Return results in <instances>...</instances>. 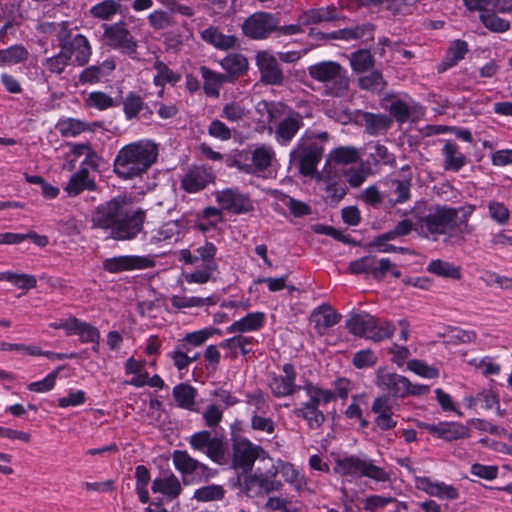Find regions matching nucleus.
Segmentation results:
<instances>
[{"mask_svg":"<svg viewBox=\"0 0 512 512\" xmlns=\"http://www.w3.org/2000/svg\"><path fill=\"white\" fill-rule=\"evenodd\" d=\"M146 212L141 208L125 210V199L112 198L98 205L91 214L93 229L103 230L108 238L127 241L136 238L143 230Z\"/></svg>","mask_w":512,"mask_h":512,"instance_id":"obj_1","label":"nucleus"},{"mask_svg":"<svg viewBox=\"0 0 512 512\" xmlns=\"http://www.w3.org/2000/svg\"><path fill=\"white\" fill-rule=\"evenodd\" d=\"M157 145L149 140H141L123 146L117 153L114 173L121 179L141 177L156 162Z\"/></svg>","mask_w":512,"mask_h":512,"instance_id":"obj_2","label":"nucleus"},{"mask_svg":"<svg viewBox=\"0 0 512 512\" xmlns=\"http://www.w3.org/2000/svg\"><path fill=\"white\" fill-rule=\"evenodd\" d=\"M329 140L328 132H306L290 152V164L295 165L301 175L312 177L322 160L324 146Z\"/></svg>","mask_w":512,"mask_h":512,"instance_id":"obj_3","label":"nucleus"},{"mask_svg":"<svg viewBox=\"0 0 512 512\" xmlns=\"http://www.w3.org/2000/svg\"><path fill=\"white\" fill-rule=\"evenodd\" d=\"M346 328L352 335L374 342L390 339L396 331L392 321L376 318L366 312L351 314L346 320Z\"/></svg>","mask_w":512,"mask_h":512,"instance_id":"obj_4","label":"nucleus"},{"mask_svg":"<svg viewBox=\"0 0 512 512\" xmlns=\"http://www.w3.org/2000/svg\"><path fill=\"white\" fill-rule=\"evenodd\" d=\"M68 21L60 23V29L56 35L58 47L63 51L69 60L74 57L78 66H85L89 63L92 55V47L88 38L83 34H73Z\"/></svg>","mask_w":512,"mask_h":512,"instance_id":"obj_5","label":"nucleus"},{"mask_svg":"<svg viewBox=\"0 0 512 512\" xmlns=\"http://www.w3.org/2000/svg\"><path fill=\"white\" fill-rule=\"evenodd\" d=\"M309 76L322 83H331L327 92L334 97L346 95L349 89V78L346 70L334 61H323L308 67Z\"/></svg>","mask_w":512,"mask_h":512,"instance_id":"obj_6","label":"nucleus"},{"mask_svg":"<svg viewBox=\"0 0 512 512\" xmlns=\"http://www.w3.org/2000/svg\"><path fill=\"white\" fill-rule=\"evenodd\" d=\"M376 385L394 398L422 396L430 391L428 385L413 384L408 378L397 373L388 372L384 368L376 371Z\"/></svg>","mask_w":512,"mask_h":512,"instance_id":"obj_7","label":"nucleus"},{"mask_svg":"<svg viewBox=\"0 0 512 512\" xmlns=\"http://www.w3.org/2000/svg\"><path fill=\"white\" fill-rule=\"evenodd\" d=\"M339 473L343 476L367 477L378 482L390 480V475L381 467L370 460L361 459L358 456H346L336 461Z\"/></svg>","mask_w":512,"mask_h":512,"instance_id":"obj_8","label":"nucleus"},{"mask_svg":"<svg viewBox=\"0 0 512 512\" xmlns=\"http://www.w3.org/2000/svg\"><path fill=\"white\" fill-rule=\"evenodd\" d=\"M237 425L238 423L233 426L232 467L242 469V474L245 476L252 471L255 461L266 452L261 446L253 444L248 438L235 435L234 429Z\"/></svg>","mask_w":512,"mask_h":512,"instance_id":"obj_9","label":"nucleus"},{"mask_svg":"<svg viewBox=\"0 0 512 512\" xmlns=\"http://www.w3.org/2000/svg\"><path fill=\"white\" fill-rule=\"evenodd\" d=\"M458 209L446 205H436L420 217L418 222L431 234L443 235L457 228Z\"/></svg>","mask_w":512,"mask_h":512,"instance_id":"obj_10","label":"nucleus"},{"mask_svg":"<svg viewBox=\"0 0 512 512\" xmlns=\"http://www.w3.org/2000/svg\"><path fill=\"white\" fill-rule=\"evenodd\" d=\"M103 41L105 45L112 49L120 50L122 53L129 55L133 59L137 53V41L131 32L126 28L124 21L114 24H102Z\"/></svg>","mask_w":512,"mask_h":512,"instance_id":"obj_11","label":"nucleus"},{"mask_svg":"<svg viewBox=\"0 0 512 512\" xmlns=\"http://www.w3.org/2000/svg\"><path fill=\"white\" fill-rule=\"evenodd\" d=\"M190 446L197 451H204L209 459L219 465L226 463V445L222 436H212L208 430H201L189 438Z\"/></svg>","mask_w":512,"mask_h":512,"instance_id":"obj_12","label":"nucleus"},{"mask_svg":"<svg viewBox=\"0 0 512 512\" xmlns=\"http://www.w3.org/2000/svg\"><path fill=\"white\" fill-rule=\"evenodd\" d=\"M233 486H239L241 491L247 496H263L272 492L280 491L283 483L279 479H269L258 473L248 474L244 476L242 482L241 476L238 475Z\"/></svg>","mask_w":512,"mask_h":512,"instance_id":"obj_13","label":"nucleus"},{"mask_svg":"<svg viewBox=\"0 0 512 512\" xmlns=\"http://www.w3.org/2000/svg\"><path fill=\"white\" fill-rule=\"evenodd\" d=\"M390 267L391 260L389 258L378 259L374 255H367L351 261L348 270L355 275L367 274L377 281H382Z\"/></svg>","mask_w":512,"mask_h":512,"instance_id":"obj_14","label":"nucleus"},{"mask_svg":"<svg viewBox=\"0 0 512 512\" xmlns=\"http://www.w3.org/2000/svg\"><path fill=\"white\" fill-rule=\"evenodd\" d=\"M278 21L274 15L266 12H256L242 24L244 35L251 39H264L276 31Z\"/></svg>","mask_w":512,"mask_h":512,"instance_id":"obj_15","label":"nucleus"},{"mask_svg":"<svg viewBox=\"0 0 512 512\" xmlns=\"http://www.w3.org/2000/svg\"><path fill=\"white\" fill-rule=\"evenodd\" d=\"M216 200L222 209L236 215L245 214L254 210L250 196L238 188H227L216 195Z\"/></svg>","mask_w":512,"mask_h":512,"instance_id":"obj_16","label":"nucleus"},{"mask_svg":"<svg viewBox=\"0 0 512 512\" xmlns=\"http://www.w3.org/2000/svg\"><path fill=\"white\" fill-rule=\"evenodd\" d=\"M155 264L156 262L149 256L122 255L105 259L103 269L116 274L124 271L152 268Z\"/></svg>","mask_w":512,"mask_h":512,"instance_id":"obj_17","label":"nucleus"},{"mask_svg":"<svg viewBox=\"0 0 512 512\" xmlns=\"http://www.w3.org/2000/svg\"><path fill=\"white\" fill-rule=\"evenodd\" d=\"M282 370L285 375L272 374L269 382L271 393L276 398L293 395L302 389L301 386L296 385L297 373L293 364L285 363Z\"/></svg>","mask_w":512,"mask_h":512,"instance_id":"obj_18","label":"nucleus"},{"mask_svg":"<svg viewBox=\"0 0 512 512\" xmlns=\"http://www.w3.org/2000/svg\"><path fill=\"white\" fill-rule=\"evenodd\" d=\"M303 116L289 109L286 116L275 124L274 138L278 144L287 146L303 127Z\"/></svg>","mask_w":512,"mask_h":512,"instance_id":"obj_19","label":"nucleus"},{"mask_svg":"<svg viewBox=\"0 0 512 512\" xmlns=\"http://www.w3.org/2000/svg\"><path fill=\"white\" fill-rule=\"evenodd\" d=\"M256 63L263 83L274 86L283 84L284 74L275 56L266 51L258 52Z\"/></svg>","mask_w":512,"mask_h":512,"instance_id":"obj_20","label":"nucleus"},{"mask_svg":"<svg viewBox=\"0 0 512 512\" xmlns=\"http://www.w3.org/2000/svg\"><path fill=\"white\" fill-rule=\"evenodd\" d=\"M424 428L432 435L445 441H455L470 437V429L456 422H439L438 424H425Z\"/></svg>","mask_w":512,"mask_h":512,"instance_id":"obj_21","label":"nucleus"},{"mask_svg":"<svg viewBox=\"0 0 512 512\" xmlns=\"http://www.w3.org/2000/svg\"><path fill=\"white\" fill-rule=\"evenodd\" d=\"M213 179V174L206 167H193L182 178L181 188L188 193H196L203 190Z\"/></svg>","mask_w":512,"mask_h":512,"instance_id":"obj_22","label":"nucleus"},{"mask_svg":"<svg viewBox=\"0 0 512 512\" xmlns=\"http://www.w3.org/2000/svg\"><path fill=\"white\" fill-rule=\"evenodd\" d=\"M96 189L97 184L94 179L90 178L89 171L86 167H81L74 173L64 187L65 192L70 197H76L85 190L95 191Z\"/></svg>","mask_w":512,"mask_h":512,"instance_id":"obj_23","label":"nucleus"},{"mask_svg":"<svg viewBox=\"0 0 512 512\" xmlns=\"http://www.w3.org/2000/svg\"><path fill=\"white\" fill-rule=\"evenodd\" d=\"M201 38L206 43L218 50H229L237 46L238 39L234 35L223 34L218 27L209 26L201 33Z\"/></svg>","mask_w":512,"mask_h":512,"instance_id":"obj_24","label":"nucleus"},{"mask_svg":"<svg viewBox=\"0 0 512 512\" xmlns=\"http://www.w3.org/2000/svg\"><path fill=\"white\" fill-rule=\"evenodd\" d=\"M151 490L153 493H161L172 500L181 494L182 487L178 478L174 474H170L167 477L155 478Z\"/></svg>","mask_w":512,"mask_h":512,"instance_id":"obj_25","label":"nucleus"},{"mask_svg":"<svg viewBox=\"0 0 512 512\" xmlns=\"http://www.w3.org/2000/svg\"><path fill=\"white\" fill-rule=\"evenodd\" d=\"M442 154L444 156L445 170L458 172L467 163L465 155L459 151L458 145L454 142L447 141L442 148Z\"/></svg>","mask_w":512,"mask_h":512,"instance_id":"obj_26","label":"nucleus"},{"mask_svg":"<svg viewBox=\"0 0 512 512\" xmlns=\"http://www.w3.org/2000/svg\"><path fill=\"white\" fill-rule=\"evenodd\" d=\"M265 321V314L263 312L248 313L245 317L235 321L227 327L228 333L234 332H248L259 330Z\"/></svg>","mask_w":512,"mask_h":512,"instance_id":"obj_27","label":"nucleus"},{"mask_svg":"<svg viewBox=\"0 0 512 512\" xmlns=\"http://www.w3.org/2000/svg\"><path fill=\"white\" fill-rule=\"evenodd\" d=\"M468 52V45L464 40H455L448 49L446 57L437 66L438 73L445 72L448 68L455 66Z\"/></svg>","mask_w":512,"mask_h":512,"instance_id":"obj_28","label":"nucleus"},{"mask_svg":"<svg viewBox=\"0 0 512 512\" xmlns=\"http://www.w3.org/2000/svg\"><path fill=\"white\" fill-rule=\"evenodd\" d=\"M172 394L178 407L194 411L197 390L193 386L180 383L173 388Z\"/></svg>","mask_w":512,"mask_h":512,"instance_id":"obj_29","label":"nucleus"},{"mask_svg":"<svg viewBox=\"0 0 512 512\" xmlns=\"http://www.w3.org/2000/svg\"><path fill=\"white\" fill-rule=\"evenodd\" d=\"M172 458L175 468L183 476V483L185 485L189 484L188 476L196 470L197 459L191 457L185 450H175Z\"/></svg>","mask_w":512,"mask_h":512,"instance_id":"obj_30","label":"nucleus"},{"mask_svg":"<svg viewBox=\"0 0 512 512\" xmlns=\"http://www.w3.org/2000/svg\"><path fill=\"white\" fill-rule=\"evenodd\" d=\"M274 157V152L267 146L257 147L250 153V166L252 168V174L263 172L267 170Z\"/></svg>","mask_w":512,"mask_h":512,"instance_id":"obj_31","label":"nucleus"},{"mask_svg":"<svg viewBox=\"0 0 512 512\" xmlns=\"http://www.w3.org/2000/svg\"><path fill=\"white\" fill-rule=\"evenodd\" d=\"M366 131L370 135H376L381 131H386L392 124V119L385 114H375L365 112L363 114Z\"/></svg>","mask_w":512,"mask_h":512,"instance_id":"obj_32","label":"nucleus"},{"mask_svg":"<svg viewBox=\"0 0 512 512\" xmlns=\"http://www.w3.org/2000/svg\"><path fill=\"white\" fill-rule=\"evenodd\" d=\"M427 271L431 274L454 280L461 278L460 267L440 259L432 260L427 266Z\"/></svg>","mask_w":512,"mask_h":512,"instance_id":"obj_33","label":"nucleus"},{"mask_svg":"<svg viewBox=\"0 0 512 512\" xmlns=\"http://www.w3.org/2000/svg\"><path fill=\"white\" fill-rule=\"evenodd\" d=\"M121 9V4L115 0H104L94 6H92L89 10V14L91 17L108 21L114 15H116Z\"/></svg>","mask_w":512,"mask_h":512,"instance_id":"obj_34","label":"nucleus"},{"mask_svg":"<svg viewBox=\"0 0 512 512\" xmlns=\"http://www.w3.org/2000/svg\"><path fill=\"white\" fill-rule=\"evenodd\" d=\"M153 67L157 72L154 76V84L158 87H163L166 83L175 85L181 79V75L171 70L163 61H155Z\"/></svg>","mask_w":512,"mask_h":512,"instance_id":"obj_35","label":"nucleus"},{"mask_svg":"<svg viewBox=\"0 0 512 512\" xmlns=\"http://www.w3.org/2000/svg\"><path fill=\"white\" fill-rule=\"evenodd\" d=\"M294 415L307 421L310 429H319L326 420L325 414L319 408H305L300 406L294 409Z\"/></svg>","mask_w":512,"mask_h":512,"instance_id":"obj_36","label":"nucleus"},{"mask_svg":"<svg viewBox=\"0 0 512 512\" xmlns=\"http://www.w3.org/2000/svg\"><path fill=\"white\" fill-rule=\"evenodd\" d=\"M278 463L282 468L281 474L284 480L292 485L297 491H301L307 484L304 475H301L292 463L285 462L281 459H278Z\"/></svg>","mask_w":512,"mask_h":512,"instance_id":"obj_37","label":"nucleus"},{"mask_svg":"<svg viewBox=\"0 0 512 512\" xmlns=\"http://www.w3.org/2000/svg\"><path fill=\"white\" fill-rule=\"evenodd\" d=\"M200 73L204 79V92L207 96L217 97L219 95L218 87L223 82L225 76L214 72L206 66L200 68Z\"/></svg>","mask_w":512,"mask_h":512,"instance_id":"obj_38","label":"nucleus"},{"mask_svg":"<svg viewBox=\"0 0 512 512\" xmlns=\"http://www.w3.org/2000/svg\"><path fill=\"white\" fill-rule=\"evenodd\" d=\"M143 108H146V103L135 92H129L123 100V111L127 120L138 117Z\"/></svg>","mask_w":512,"mask_h":512,"instance_id":"obj_39","label":"nucleus"},{"mask_svg":"<svg viewBox=\"0 0 512 512\" xmlns=\"http://www.w3.org/2000/svg\"><path fill=\"white\" fill-rule=\"evenodd\" d=\"M307 21L308 24H317L320 22L326 21H336L340 20L343 17L339 14V11L334 6H329L326 8L320 9H311L307 13Z\"/></svg>","mask_w":512,"mask_h":512,"instance_id":"obj_40","label":"nucleus"},{"mask_svg":"<svg viewBox=\"0 0 512 512\" xmlns=\"http://www.w3.org/2000/svg\"><path fill=\"white\" fill-rule=\"evenodd\" d=\"M228 168H237L240 172L252 175L250 166V152L246 150L236 151L232 155H227L224 159Z\"/></svg>","mask_w":512,"mask_h":512,"instance_id":"obj_41","label":"nucleus"},{"mask_svg":"<svg viewBox=\"0 0 512 512\" xmlns=\"http://www.w3.org/2000/svg\"><path fill=\"white\" fill-rule=\"evenodd\" d=\"M136 491L139 501L143 504L149 501L147 486L150 482V472L144 465H138L135 469Z\"/></svg>","mask_w":512,"mask_h":512,"instance_id":"obj_42","label":"nucleus"},{"mask_svg":"<svg viewBox=\"0 0 512 512\" xmlns=\"http://www.w3.org/2000/svg\"><path fill=\"white\" fill-rule=\"evenodd\" d=\"M225 496V489L221 485L211 484L196 489L193 498L198 502H211L222 500Z\"/></svg>","mask_w":512,"mask_h":512,"instance_id":"obj_43","label":"nucleus"},{"mask_svg":"<svg viewBox=\"0 0 512 512\" xmlns=\"http://www.w3.org/2000/svg\"><path fill=\"white\" fill-rule=\"evenodd\" d=\"M480 21L490 31L503 33L510 29V22L497 16V12L490 10L489 12L480 13Z\"/></svg>","mask_w":512,"mask_h":512,"instance_id":"obj_44","label":"nucleus"},{"mask_svg":"<svg viewBox=\"0 0 512 512\" xmlns=\"http://www.w3.org/2000/svg\"><path fill=\"white\" fill-rule=\"evenodd\" d=\"M217 248L212 242L205 241L203 245L197 247L194 250L195 257H197V263L202 261V265H207L208 269H217L218 264L215 261V255Z\"/></svg>","mask_w":512,"mask_h":512,"instance_id":"obj_45","label":"nucleus"},{"mask_svg":"<svg viewBox=\"0 0 512 512\" xmlns=\"http://www.w3.org/2000/svg\"><path fill=\"white\" fill-rule=\"evenodd\" d=\"M221 65L231 75H242L248 69L247 59L241 54H233L226 56Z\"/></svg>","mask_w":512,"mask_h":512,"instance_id":"obj_46","label":"nucleus"},{"mask_svg":"<svg viewBox=\"0 0 512 512\" xmlns=\"http://www.w3.org/2000/svg\"><path fill=\"white\" fill-rule=\"evenodd\" d=\"M350 64L355 72L362 73L373 66L374 59L369 50L360 49L351 54Z\"/></svg>","mask_w":512,"mask_h":512,"instance_id":"obj_47","label":"nucleus"},{"mask_svg":"<svg viewBox=\"0 0 512 512\" xmlns=\"http://www.w3.org/2000/svg\"><path fill=\"white\" fill-rule=\"evenodd\" d=\"M1 51L4 66L23 63L29 56L28 50L23 45H13Z\"/></svg>","mask_w":512,"mask_h":512,"instance_id":"obj_48","label":"nucleus"},{"mask_svg":"<svg viewBox=\"0 0 512 512\" xmlns=\"http://www.w3.org/2000/svg\"><path fill=\"white\" fill-rule=\"evenodd\" d=\"M58 129L63 137H75L88 129L87 123L74 119L68 118L58 123Z\"/></svg>","mask_w":512,"mask_h":512,"instance_id":"obj_49","label":"nucleus"},{"mask_svg":"<svg viewBox=\"0 0 512 512\" xmlns=\"http://www.w3.org/2000/svg\"><path fill=\"white\" fill-rule=\"evenodd\" d=\"M358 84L361 89L381 92L384 89L386 82L379 71H372L368 75L359 77Z\"/></svg>","mask_w":512,"mask_h":512,"instance_id":"obj_50","label":"nucleus"},{"mask_svg":"<svg viewBox=\"0 0 512 512\" xmlns=\"http://www.w3.org/2000/svg\"><path fill=\"white\" fill-rule=\"evenodd\" d=\"M358 158V151L354 147H338L330 153V160L337 164L355 163Z\"/></svg>","mask_w":512,"mask_h":512,"instance_id":"obj_51","label":"nucleus"},{"mask_svg":"<svg viewBox=\"0 0 512 512\" xmlns=\"http://www.w3.org/2000/svg\"><path fill=\"white\" fill-rule=\"evenodd\" d=\"M375 25L364 23L355 27L347 28V41L362 39L363 41L374 40Z\"/></svg>","mask_w":512,"mask_h":512,"instance_id":"obj_52","label":"nucleus"},{"mask_svg":"<svg viewBox=\"0 0 512 512\" xmlns=\"http://www.w3.org/2000/svg\"><path fill=\"white\" fill-rule=\"evenodd\" d=\"M76 331L75 335L80 336V341L82 343H93L96 344V346H99L100 332L90 323L80 320Z\"/></svg>","mask_w":512,"mask_h":512,"instance_id":"obj_53","label":"nucleus"},{"mask_svg":"<svg viewBox=\"0 0 512 512\" xmlns=\"http://www.w3.org/2000/svg\"><path fill=\"white\" fill-rule=\"evenodd\" d=\"M255 342L253 337H245L242 335L234 336L232 338H228L223 340L220 343V347L225 349H233L239 348L242 355H247L251 352V348H248V345H253Z\"/></svg>","mask_w":512,"mask_h":512,"instance_id":"obj_54","label":"nucleus"},{"mask_svg":"<svg viewBox=\"0 0 512 512\" xmlns=\"http://www.w3.org/2000/svg\"><path fill=\"white\" fill-rule=\"evenodd\" d=\"M64 365L57 367L56 370L49 373L44 379L36 382H32L28 385V389L33 392H47L53 389L55 386L56 379L58 377L59 372L64 369Z\"/></svg>","mask_w":512,"mask_h":512,"instance_id":"obj_55","label":"nucleus"},{"mask_svg":"<svg viewBox=\"0 0 512 512\" xmlns=\"http://www.w3.org/2000/svg\"><path fill=\"white\" fill-rule=\"evenodd\" d=\"M86 103L89 107H94L99 110H105L115 106L113 98L101 91L91 92L86 99Z\"/></svg>","mask_w":512,"mask_h":512,"instance_id":"obj_56","label":"nucleus"},{"mask_svg":"<svg viewBox=\"0 0 512 512\" xmlns=\"http://www.w3.org/2000/svg\"><path fill=\"white\" fill-rule=\"evenodd\" d=\"M407 368L421 377L433 379L439 376L437 368L429 366L421 360L413 359L408 361Z\"/></svg>","mask_w":512,"mask_h":512,"instance_id":"obj_57","label":"nucleus"},{"mask_svg":"<svg viewBox=\"0 0 512 512\" xmlns=\"http://www.w3.org/2000/svg\"><path fill=\"white\" fill-rule=\"evenodd\" d=\"M69 62L70 60L60 49V51L56 55L49 57L45 60L44 66L50 73L61 74L68 66Z\"/></svg>","mask_w":512,"mask_h":512,"instance_id":"obj_58","label":"nucleus"},{"mask_svg":"<svg viewBox=\"0 0 512 512\" xmlns=\"http://www.w3.org/2000/svg\"><path fill=\"white\" fill-rule=\"evenodd\" d=\"M150 25L157 30H162L175 24L172 16L162 10H156L148 16Z\"/></svg>","mask_w":512,"mask_h":512,"instance_id":"obj_59","label":"nucleus"},{"mask_svg":"<svg viewBox=\"0 0 512 512\" xmlns=\"http://www.w3.org/2000/svg\"><path fill=\"white\" fill-rule=\"evenodd\" d=\"M377 356L371 349H364L356 352L353 356L352 363L358 369L372 367L377 363Z\"/></svg>","mask_w":512,"mask_h":512,"instance_id":"obj_60","label":"nucleus"},{"mask_svg":"<svg viewBox=\"0 0 512 512\" xmlns=\"http://www.w3.org/2000/svg\"><path fill=\"white\" fill-rule=\"evenodd\" d=\"M190 348L186 344H178L174 351L168 353L178 370H184L189 366L188 354Z\"/></svg>","mask_w":512,"mask_h":512,"instance_id":"obj_61","label":"nucleus"},{"mask_svg":"<svg viewBox=\"0 0 512 512\" xmlns=\"http://www.w3.org/2000/svg\"><path fill=\"white\" fill-rule=\"evenodd\" d=\"M389 113L400 124L407 122L410 118V108L408 104L400 99L391 103Z\"/></svg>","mask_w":512,"mask_h":512,"instance_id":"obj_62","label":"nucleus"},{"mask_svg":"<svg viewBox=\"0 0 512 512\" xmlns=\"http://www.w3.org/2000/svg\"><path fill=\"white\" fill-rule=\"evenodd\" d=\"M245 116L244 107L238 102H229L224 105L221 113V117L226 118L231 122H238Z\"/></svg>","mask_w":512,"mask_h":512,"instance_id":"obj_63","label":"nucleus"},{"mask_svg":"<svg viewBox=\"0 0 512 512\" xmlns=\"http://www.w3.org/2000/svg\"><path fill=\"white\" fill-rule=\"evenodd\" d=\"M251 428L254 431L273 434L275 431V422L269 417H263L254 413L251 416Z\"/></svg>","mask_w":512,"mask_h":512,"instance_id":"obj_64","label":"nucleus"}]
</instances>
